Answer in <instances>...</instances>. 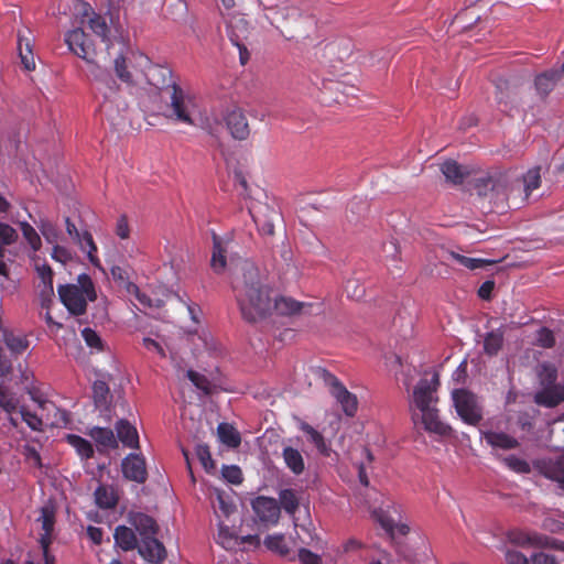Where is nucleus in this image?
<instances>
[{
    "label": "nucleus",
    "instance_id": "f257e3e1",
    "mask_svg": "<svg viewBox=\"0 0 564 564\" xmlns=\"http://www.w3.org/2000/svg\"><path fill=\"white\" fill-rule=\"evenodd\" d=\"M234 292L242 317L250 323L263 319L272 310L280 315H293L302 308V303L291 297L273 300L264 274L251 261L241 264L240 273L234 281Z\"/></svg>",
    "mask_w": 564,
    "mask_h": 564
},
{
    "label": "nucleus",
    "instance_id": "f03ea898",
    "mask_svg": "<svg viewBox=\"0 0 564 564\" xmlns=\"http://www.w3.org/2000/svg\"><path fill=\"white\" fill-rule=\"evenodd\" d=\"M438 386L440 377L435 371L430 379L422 378L414 386L410 397V411L414 425L422 424L426 432L445 436L451 434L452 429L440 419L437 409Z\"/></svg>",
    "mask_w": 564,
    "mask_h": 564
},
{
    "label": "nucleus",
    "instance_id": "7ed1b4c3",
    "mask_svg": "<svg viewBox=\"0 0 564 564\" xmlns=\"http://www.w3.org/2000/svg\"><path fill=\"white\" fill-rule=\"evenodd\" d=\"M148 83L170 94V104L166 106L165 117L185 124H194L189 109V100L186 99L182 88L173 79L172 70L162 65H149L144 72Z\"/></svg>",
    "mask_w": 564,
    "mask_h": 564
},
{
    "label": "nucleus",
    "instance_id": "20e7f679",
    "mask_svg": "<svg viewBox=\"0 0 564 564\" xmlns=\"http://www.w3.org/2000/svg\"><path fill=\"white\" fill-rule=\"evenodd\" d=\"M94 78L101 85L104 100L100 104V112L113 127L122 126L128 119L129 105L119 94V86L108 73L98 66L91 70Z\"/></svg>",
    "mask_w": 564,
    "mask_h": 564
},
{
    "label": "nucleus",
    "instance_id": "39448f33",
    "mask_svg": "<svg viewBox=\"0 0 564 564\" xmlns=\"http://www.w3.org/2000/svg\"><path fill=\"white\" fill-rule=\"evenodd\" d=\"M57 293L61 302L73 315H83L88 301L97 297L94 283L89 275L80 274L76 283L58 285Z\"/></svg>",
    "mask_w": 564,
    "mask_h": 564
},
{
    "label": "nucleus",
    "instance_id": "423d86ee",
    "mask_svg": "<svg viewBox=\"0 0 564 564\" xmlns=\"http://www.w3.org/2000/svg\"><path fill=\"white\" fill-rule=\"evenodd\" d=\"M238 243L230 237L213 235L210 267L217 274H221L227 270L231 271L235 267L232 282L240 273L241 264L246 261L238 257Z\"/></svg>",
    "mask_w": 564,
    "mask_h": 564
},
{
    "label": "nucleus",
    "instance_id": "0eeeda50",
    "mask_svg": "<svg viewBox=\"0 0 564 564\" xmlns=\"http://www.w3.org/2000/svg\"><path fill=\"white\" fill-rule=\"evenodd\" d=\"M454 406L459 417L469 425H477L482 420V405L476 394L465 389L452 392Z\"/></svg>",
    "mask_w": 564,
    "mask_h": 564
},
{
    "label": "nucleus",
    "instance_id": "6e6552de",
    "mask_svg": "<svg viewBox=\"0 0 564 564\" xmlns=\"http://www.w3.org/2000/svg\"><path fill=\"white\" fill-rule=\"evenodd\" d=\"M258 230L263 237H272L274 235V228L280 227L283 224V217L280 210L268 203L257 202L249 207Z\"/></svg>",
    "mask_w": 564,
    "mask_h": 564
},
{
    "label": "nucleus",
    "instance_id": "1a4fd4ad",
    "mask_svg": "<svg viewBox=\"0 0 564 564\" xmlns=\"http://www.w3.org/2000/svg\"><path fill=\"white\" fill-rule=\"evenodd\" d=\"M75 9L76 19L79 24L88 25V28L102 41L108 40L109 28L105 18L96 13L86 2H78Z\"/></svg>",
    "mask_w": 564,
    "mask_h": 564
},
{
    "label": "nucleus",
    "instance_id": "9d476101",
    "mask_svg": "<svg viewBox=\"0 0 564 564\" xmlns=\"http://www.w3.org/2000/svg\"><path fill=\"white\" fill-rule=\"evenodd\" d=\"M324 379L330 386V393L341 405L343 411L348 416H354L357 412L358 401L355 394L350 393L341 382L327 371H323Z\"/></svg>",
    "mask_w": 564,
    "mask_h": 564
},
{
    "label": "nucleus",
    "instance_id": "9b49d317",
    "mask_svg": "<svg viewBox=\"0 0 564 564\" xmlns=\"http://www.w3.org/2000/svg\"><path fill=\"white\" fill-rule=\"evenodd\" d=\"M251 507L258 520L265 524H276L280 519V506L276 499L259 496L252 500Z\"/></svg>",
    "mask_w": 564,
    "mask_h": 564
},
{
    "label": "nucleus",
    "instance_id": "f8f14e48",
    "mask_svg": "<svg viewBox=\"0 0 564 564\" xmlns=\"http://www.w3.org/2000/svg\"><path fill=\"white\" fill-rule=\"evenodd\" d=\"M496 100L503 112L512 115L514 110H518L519 94L507 79H499L496 83Z\"/></svg>",
    "mask_w": 564,
    "mask_h": 564
},
{
    "label": "nucleus",
    "instance_id": "ddd939ff",
    "mask_svg": "<svg viewBox=\"0 0 564 564\" xmlns=\"http://www.w3.org/2000/svg\"><path fill=\"white\" fill-rule=\"evenodd\" d=\"M68 48L78 57L91 63L94 48L82 28H76L66 34Z\"/></svg>",
    "mask_w": 564,
    "mask_h": 564
},
{
    "label": "nucleus",
    "instance_id": "4468645a",
    "mask_svg": "<svg viewBox=\"0 0 564 564\" xmlns=\"http://www.w3.org/2000/svg\"><path fill=\"white\" fill-rule=\"evenodd\" d=\"M227 129L236 140H246L250 135L248 119L240 108H234L225 116Z\"/></svg>",
    "mask_w": 564,
    "mask_h": 564
},
{
    "label": "nucleus",
    "instance_id": "2eb2a0df",
    "mask_svg": "<svg viewBox=\"0 0 564 564\" xmlns=\"http://www.w3.org/2000/svg\"><path fill=\"white\" fill-rule=\"evenodd\" d=\"M507 182L503 175H486L475 181V188L480 196L498 197L505 194Z\"/></svg>",
    "mask_w": 564,
    "mask_h": 564
},
{
    "label": "nucleus",
    "instance_id": "dca6fc26",
    "mask_svg": "<svg viewBox=\"0 0 564 564\" xmlns=\"http://www.w3.org/2000/svg\"><path fill=\"white\" fill-rule=\"evenodd\" d=\"M121 467L127 479L139 484H143L147 480V468L143 457L130 454L122 460Z\"/></svg>",
    "mask_w": 564,
    "mask_h": 564
},
{
    "label": "nucleus",
    "instance_id": "f3484780",
    "mask_svg": "<svg viewBox=\"0 0 564 564\" xmlns=\"http://www.w3.org/2000/svg\"><path fill=\"white\" fill-rule=\"evenodd\" d=\"M32 42L33 36L29 28H23L18 31V52L21 63L26 70H33L35 68Z\"/></svg>",
    "mask_w": 564,
    "mask_h": 564
},
{
    "label": "nucleus",
    "instance_id": "a211bd4d",
    "mask_svg": "<svg viewBox=\"0 0 564 564\" xmlns=\"http://www.w3.org/2000/svg\"><path fill=\"white\" fill-rule=\"evenodd\" d=\"M41 523L42 533L40 534L41 546L48 547L52 542V532L55 524V508L52 503L44 505L40 510V517L36 520Z\"/></svg>",
    "mask_w": 564,
    "mask_h": 564
},
{
    "label": "nucleus",
    "instance_id": "6ab92c4d",
    "mask_svg": "<svg viewBox=\"0 0 564 564\" xmlns=\"http://www.w3.org/2000/svg\"><path fill=\"white\" fill-rule=\"evenodd\" d=\"M534 402L546 408H555L564 402V383L542 387L534 395Z\"/></svg>",
    "mask_w": 564,
    "mask_h": 564
},
{
    "label": "nucleus",
    "instance_id": "aec40b11",
    "mask_svg": "<svg viewBox=\"0 0 564 564\" xmlns=\"http://www.w3.org/2000/svg\"><path fill=\"white\" fill-rule=\"evenodd\" d=\"M128 522L139 532L142 540L155 536L158 533L155 521L142 512H130Z\"/></svg>",
    "mask_w": 564,
    "mask_h": 564
},
{
    "label": "nucleus",
    "instance_id": "412c9836",
    "mask_svg": "<svg viewBox=\"0 0 564 564\" xmlns=\"http://www.w3.org/2000/svg\"><path fill=\"white\" fill-rule=\"evenodd\" d=\"M87 434L94 440L97 445V449L100 453L118 447V440L112 430L108 427L94 426Z\"/></svg>",
    "mask_w": 564,
    "mask_h": 564
},
{
    "label": "nucleus",
    "instance_id": "4be33fe9",
    "mask_svg": "<svg viewBox=\"0 0 564 564\" xmlns=\"http://www.w3.org/2000/svg\"><path fill=\"white\" fill-rule=\"evenodd\" d=\"M138 549L140 555L152 563L161 562L166 556L164 545L155 536L142 540V544Z\"/></svg>",
    "mask_w": 564,
    "mask_h": 564
},
{
    "label": "nucleus",
    "instance_id": "5701e85b",
    "mask_svg": "<svg viewBox=\"0 0 564 564\" xmlns=\"http://www.w3.org/2000/svg\"><path fill=\"white\" fill-rule=\"evenodd\" d=\"M39 406L46 412L45 423L53 427H63L68 423V415L65 411L58 409L53 402L47 400H37Z\"/></svg>",
    "mask_w": 564,
    "mask_h": 564
},
{
    "label": "nucleus",
    "instance_id": "b1692460",
    "mask_svg": "<svg viewBox=\"0 0 564 564\" xmlns=\"http://www.w3.org/2000/svg\"><path fill=\"white\" fill-rule=\"evenodd\" d=\"M36 271L41 280V284L39 286L42 305H47L54 295L53 270L50 265L42 264L36 265Z\"/></svg>",
    "mask_w": 564,
    "mask_h": 564
},
{
    "label": "nucleus",
    "instance_id": "393cba45",
    "mask_svg": "<svg viewBox=\"0 0 564 564\" xmlns=\"http://www.w3.org/2000/svg\"><path fill=\"white\" fill-rule=\"evenodd\" d=\"M227 29H228L229 39L232 42V44H235L237 47H241L240 42H242L246 39L248 30H249V23L243 18V15H241V14L232 15L227 21Z\"/></svg>",
    "mask_w": 564,
    "mask_h": 564
},
{
    "label": "nucleus",
    "instance_id": "a878e982",
    "mask_svg": "<svg viewBox=\"0 0 564 564\" xmlns=\"http://www.w3.org/2000/svg\"><path fill=\"white\" fill-rule=\"evenodd\" d=\"M282 457L285 466L291 470L295 476H300L305 470V460L302 453L290 445H286L282 449Z\"/></svg>",
    "mask_w": 564,
    "mask_h": 564
},
{
    "label": "nucleus",
    "instance_id": "bb28decb",
    "mask_svg": "<svg viewBox=\"0 0 564 564\" xmlns=\"http://www.w3.org/2000/svg\"><path fill=\"white\" fill-rule=\"evenodd\" d=\"M541 473L549 479L557 482L558 488L564 490V454L554 460L544 463Z\"/></svg>",
    "mask_w": 564,
    "mask_h": 564
},
{
    "label": "nucleus",
    "instance_id": "cd10ccee",
    "mask_svg": "<svg viewBox=\"0 0 564 564\" xmlns=\"http://www.w3.org/2000/svg\"><path fill=\"white\" fill-rule=\"evenodd\" d=\"M117 440L130 448H139L137 429L127 420H119L116 424Z\"/></svg>",
    "mask_w": 564,
    "mask_h": 564
},
{
    "label": "nucleus",
    "instance_id": "c85d7f7f",
    "mask_svg": "<svg viewBox=\"0 0 564 564\" xmlns=\"http://www.w3.org/2000/svg\"><path fill=\"white\" fill-rule=\"evenodd\" d=\"M372 517L392 536L394 535L395 531L401 535H406L410 531V528L406 524H395L393 519L387 513V511H384L381 508L375 509L372 511Z\"/></svg>",
    "mask_w": 564,
    "mask_h": 564
},
{
    "label": "nucleus",
    "instance_id": "c756f323",
    "mask_svg": "<svg viewBox=\"0 0 564 564\" xmlns=\"http://www.w3.org/2000/svg\"><path fill=\"white\" fill-rule=\"evenodd\" d=\"M113 539L116 544L123 551H131L138 547V539L131 528L118 525L115 529Z\"/></svg>",
    "mask_w": 564,
    "mask_h": 564
},
{
    "label": "nucleus",
    "instance_id": "7c9ffc66",
    "mask_svg": "<svg viewBox=\"0 0 564 564\" xmlns=\"http://www.w3.org/2000/svg\"><path fill=\"white\" fill-rule=\"evenodd\" d=\"M95 502L101 509H112L118 503V495L113 487L100 485L95 490Z\"/></svg>",
    "mask_w": 564,
    "mask_h": 564
},
{
    "label": "nucleus",
    "instance_id": "2f4dec72",
    "mask_svg": "<svg viewBox=\"0 0 564 564\" xmlns=\"http://www.w3.org/2000/svg\"><path fill=\"white\" fill-rule=\"evenodd\" d=\"M482 436L486 440V442L492 447H498L501 449H512L519 446V442L514 437L506 433L487 431L482 433Z\"/></svg>",
    "mask_w": 564,
    "mask_h": 564
},
{
    "label": "nucleus",
    "instance_id": "473e14b6",
    "mask_svg": "<svg viewBox=\"0 0 564 564\" xmlns=\"http://www.w3.org/2000/svg\"><path fill=\"white\" fill-rule=\"evenodd\" d=\"M299 429L308 436L310 442L315 445L322 455L329 456L330 448L326 444L324 436L317 430L304 421H300Z\"/></svg>",
    "mask_w": 564,
    "mask_h": 564
},
{
    "label": "nucleus",
    "instance_id": "72a5a7b5",
    "mask_svg": "<svg viewBox=\"0 0 564 564\" xmlns=\"http://www.w3.org/2000/svg\"><path fill=\"white\" fill-rule=\"evenodd\" d=\"M521 545H533V546H540V547H550V549H562V543L551 539L546 535L539 534V533H527L523 535L522 540L519 541Z\"/></svg>",
    "mask_w": 564,
    "mask_h": 564
},
{
    "label": "nucleus",
    "instance_id": "f704fd0d",
    "mask_svg": "<svg viewBox=\"0 0 564 564\" xmlns=\"http://www.w3.org/2000/svg\"><path fill=\"white\" fill-rule=\"evenodd\" d=\"M217 434L221 443L231 448L240 445L241 438L236 429L228 423H220L217 427Z\"/></svg>",
    "mask_w": 564,
    "mask_h": 564
},
{
    "label": "nucleus",
    "instance_id": "c9c22d12",
    "mask_svg": "<svg viewBox=\"0 0 564 564\" xmlns=\"http://www.w3.org/2000/svg\"><path fill=\"white\" fill-rule=\"evenodd\" d=\"M503 335L505 333L501 328L488 333L484 339V351L489 356L497 355L502 347Z\"/></svg>",
    "mask_w": 564,
    "mask_h": 564
},
{
    "label": "nucleus",
    "instance_id": "e433bc0d",
    "mask_svg": "<svg viewBox=\"0 0 564 564\" xmlns=\"http://www.w3.org/2000/svg\"><path fill=\"white\" fill-rule=\"evenodd\" d=\"M441 171L445 178L453 184H460L463 183L466 172L465 170L457 164L455 161H446L442 164Z\"/></svg>",
    "mask_w": 564,
    "mask_h": 564
},
{
    "label": "nucleus",
    "instance_id": "4c0bfd02",
    "mask_svg": "<svg viewBox=\"0 0 564 564\" xmlns=\"http://www.w3.org/2000/svg\"><path fill=\"white\" fill-rule=\"evenodd\" d=\"M560 79V74L557 70L552 69L540 74L535 78V87L538 91L542 95H547L554 87L555 83Z\"/></svg>",
    "mask_w": 564,
    "mask_h": 564
},
{
    "label": "nucleus",
    "instance_id": "58836bf2",
    "mask_svg": "<svg viewBox=\"0 0 564 564\" xmlns=\"http://www.w3.org/2000/svg\"><path fill=\"white\" fill-rule=\"evenodd\" d=\"M279 501L281 508L284 509L290 516H294L299 509L300 500L296 492L293 489H283L279 492Z\"/></svg>",
    "mask_w": 564,
    "mask_h": 564
},
{
    "label": "nucleus",
    "instance_id": "ea45409f",
    "mask_svg": "<svg viewBox=\"0 0 564 564\" xmlns=\"http://www.w3.org/2000/svg\"><path fill=\"white\" fill-rule=\"evenodd\" d=\"M79 248L87 253L88 260L96 267L99 265L97 257V247L94 242L93 236L88 231H83L82 239L77 242Z\"/></svg>",
    "mask_w": 564,
    "mask_h": 564
},
{
    "label": "nucleus",
    "instance_id": "a19ab883",
    "mask_svg": "<svg viewBox=\"0 0 564 564\" xmlns=\"http://www.w3.org/2000/svg\"><path fill=\"white\" fill-rule=\"evenodd\" d=\"M3 341L10 351L15 355L22 354L29 347V341L26 338L15 336L13 333L7 330L3 333Z\"/></svg>",
    "mask_w": 564,
    "mask_h": 564
},
{
    "label": "nucleus",
    "instance_id": "79ce46f5",
    "mask_svg": "<svg viewBox=\"0 0 564 564\" xmlns=\"http://www.w3.org/2000/svg\"><path fill=\"white\" fill-rule=\"evenodd\" d=\"M449 256L456 260L459 264L464 265L465 268L469 270H476L484 268L486 265H491L495 263V261L486 260V259H479V258H469L462 256L457 252L451 251Z\"/></svg>",
    "mask_w": 564,
    "mask_h": 564
},
{
    "label": "nucleus",
    "instance_id": "37998d69",
    "mask_svg": "<svg viewBox=\"0 0 564 564\" xmlns=\"http://www.w3.org/2000/svg\"><path fill=\"white\" fill-rule=\"evenodd\" d=\"M263 543L270 551L281 556H286L290 553V549L282 534L268 535Z\"/></svg>",
    "mask_w": 564,
    "mask_h": 564
},
{
    "label": "nucleus",
    "instance_id": "c03bdc74",
    "mask_svg": "<svg viewBox=\"0 0 564 564\" xmlns=\"http://www.w3.org/2000/svg\"><path fill=\"white\" fill-rule=\"evenodd\" d=\"M68 443L76 449L78 455L83 458H90L94 455L93 445L85 438L78 435H68Z\"/></svg>",
    "mask_w": 564,
    "mask_h": 564
},
{
    "label": "nucleus",
    "instance_id": "a18cd8bd",
    "mask_svg": "<svg viewBox=\"0 0 564 564\" xmlns=\"http://www.w3.org/2000/svg\"><path fill=\"white\" fill-rule=\"evenodd\" d=\"M115 72L118 78L123 83L131 84L133 82V75L130 70V65L127 57L120 55L115 58Z\"/></svg>",
    "mask_w": 564,
    "mask_h": 564
},
{
    "label": "nucleus",
    "instance_id": "49530a36",
    "mask_svg": "<svg viewBox=\"0 0 564 564\" xmlns=\"http://www.w3.org/2000/svg\"><path fill=\"white\" fill-rule=\"evenodd\" d=\"M19 412L21 414L22 420L28 424V426L35 432H42L44 426V417L39 416L36 413H32L25 406H20Z\"/></svg>",
    "mask_w": 564,
    "mask_h": 564
},
{
    "label": "nucleus",
    "instance_id": "de8ad7c7",
    "mask_svg": "<svg viewBox=\"0 0 564 564\" xmlns=\"http://www.w3.org/2000/svg\"><path fill=\"white\" fill-rule=\"evenodd\" d=\"M94 401L97 408H102L108 403L109 387L102 380H97L93 384Z\"/></svg>",
    "mask_w": 564,
    "mask_h": 564
},
{
    "label": "nucleus",
    "instance_id": "09e8293b",
    "mask_svg": "<svg viewBox=\"0 0 564 564\" xmlns=\"http://www.w3.org/2000/svg\"><path fill=\"white\" fill-rule=\"evenodd\" d=\"M20 227L24 239L28 241L32 250H40L42 241L40 235L35 231V229L26 221L21 223Z\"/></svg>",
    "mask_w": 564,
    "mask_h": 564
},
{
    "label": "nucleus",
    "instance_id": "8fccbe9b",
    "mask_svg": "<svg viewBox=\"0 0 564 564\" xmlns=\"http://www.w3.org/2000/svg\"><path fill=\"white\" fill-rule=\"evenodd\" d=\"M127 291L129 294H133L137 300L139 301V303L141 305H143L144 307H160L162 305V301L161 300H151L150 296H148L145 293L141 292L139 286L133 284V283H129L128 286H127Z\"/></svg>",
    "mask_w": 564,
    "mask_h": 564
},
{
    "label": "nucleus",
    "instance_id": "3c124183",
    "mask_svg": "<svg viewBox=\"0 0 564 564\" xmlns=\"http://www.w3.org/2000/svg\"><path fill=\"white\" fill-rule=\"evenodd\" d=\"M18 406V399L12 393H9L4 387L0 386V408L8 414H12Z\"/></svg>",
    "mask_w": 564,
    "mask_h": 564
},
{
    "label": "nucleus",
    "instance_id": "603ef678",
    "mask_svg": "<svg viewBox=\"0 0 564 564\" xmlns=\"http://www.w3.org/2000/svg\"><path fill=\"white\" fill-rule=\"evenodd\" d=\"M541 173L540 167L535 166L530 169L523 176L524 189L527 194L536 189L540 186Z\"/></svg>",
    "mask_w": 564,
    "mask_h": 564
},
{
    "label": "nucleus",
    "instance_id": "864d4df0",
    "mask_svg": "<svg viewBox=\"0 0 564 564\" xmlns=\"http://www.w3.org/2000/svg\"><path fill=\"white\" fill-rule=\"evenodd\" d=\"M40 231L45 238V240L51 245H56L58 240V230L57 228L48 220L42 219L39 225Z\"/></svg>",
    "mask_w": 564,
    "mask_h": 564
},
{
    "label": "nucleus",
    "instance_id": "5fc2aeb1",
    "mask_svg": "<svg viewBox=\"0 0 564 564\" xmlns=\"http://www.w3.org/2000/svg\"><path fill=\"white\" fill-rule=\"evenodd\" d=\"M187 378L192 381V383L199 390H202L205 394H209L212 391V382L207 377L200 375L194 370L187 371Z\"/></svg>",
    "mask_w": 564,
    "mask_h": 564
},
{
    "label": "nucleus",
    "instance_id": "6e6d98bb",
    "mask_svg": "<svg viewBox=\"0 0 564 564\" xmlns=\"http://www.w3.org/2000/svg\"><path fill=\"white\" fill-rule=\"evenodd\" d=\"M503 462L510 469L519 474H528L531 470L527 460L516 457L514 455L505 457Z\"/></svg>",
    "mask_w": 564,
    "mask_h": 564
},
{
    "label": "nucleus",
    "instance_id": "4d7b16f0",
    "mask_svg": "<svg viewBox=\"0 0 564 564\" xmlns=\"http://www.w3.org/2000/svg\"><path fill=\"white\" fill-rule=\"evenodd\" d=\"M300 529L304 532V535H302L300 532H296L295 541H299L302 544L305 545H315L317 544L321 539L318 535L314 532V530L310 525H301Z\"/></svg>",
    "mask_w": 564,
    "mask_h": 564
},
{
    "label": "nucleus",
    "instance_id": "13d9d810",
    "mask_svg": "<svg viewBox=\"0 0 564 564\" xmlns=\"http://www.w3.org/2000/svg\"><path fill=\"white\" fill-rule=\"evenodd\" d=\"M557 370L554 366L550 364L542 365V370L540 372V380L542 387H547L551 384H557Z\"/></svg>",
    "mask_w": 564,
    "mask_h": 564
},
{
    "label": "nucleus",
    "instance_id": "bf43d9fd",
    "mask_svg": "<svg viewBox=\"0 0 564 564\" xmlns=\"http://www.w3.org/2000/svg\"><path fill=\"white\" fill-rule=\"evenodd\" d=\"M196 456L202 463L203 467L206 470H212L215 468L214 462L212 459L209 447L205 444H198L195 448Z\"/></svg>",
    "mask_w": 564,
    "mask_h": 564
},
{
    "label": "nucleus",
    "instance_id": "052dcab7",
    "mask_svg": "<svg viewBox=\"0 0 564 564\" xmlns=\"http://www.w3.org/2000/svg\"><path fill=\"white\" fill-rule=\"evenodd\" d=\"M536 344L543 348H552L555 345V337L551 329L542 327L536 332Z\"/></svg>",
    "mask_w": 564,
    "mask_h": 564
},
{
    "label": "nucleus",
    "instance_id": "680f3d73",
    "mask_svg": "<svg viewBox=\"0 0 564 564\" xmlns=\"http://www.w3.org/2000/svg\"><path fill=\"white\" fill-rule=\"evenodd\" d=\"M17 239V230L8 224L0 223V243L12 245Z\"/></svg>",
    "mask_w": 564,
    "mask_h": 564
},
{
    "label": "nucleus",
    "instance_id": "e2e57ef3",
    "mask_svg": "<svg viewBox=\"0 0 564 564\" xmlns=\"http://www.w3.org/2000/svg\"><path fill=\"white\" fill-rule=\"evenodd\" d=\"M221 473L224 478L234 485L242 482V473L238 466H224Z\"/></svg>",
    "mask_w": 564,
    "mask_h": 564
},
{
    "label": "nucleus",
    "instance_id": "0e129e2a",
    "mask_svg": "<svg viewBox=\"0 0 564 564\" xmlns=\"http://www.w3.org/2000/svg\"><path fill=\"white\" fill-rule=\"evenodd\" d=\"M367 209H368V205L365 200H362V199L351 200L349 203L348 209H347V212L352 215V217H349V215H347L349 221H356L357 216L365 214L367 212Z\"/></svg>",
    "mask_w": 564,
    "mask_h": 564
},
{
    "label": "nucleus",
    "instance_id": "69168bd1",
    "mask_svg": "<svg viewBox=\"0 0 564 564\" xmlns=\"http://www.w3.org/2000/svg\"><path fill=\"white\" fill-rule=\"evenodd\" d=\"M51 257L53 260L61 262L63 264L69 262L73 259V254L70 250L66 247L54 245Z\"/></svg>",
    "mask_w": 564,
    "mask_h": 564
},
{
    "label": "nucleus",
    "instance_id": "338daca9",
    "mask_svg": "<svg viewBox=\"0 0 564 564\" xmlns=\"http://www.w3.org/2000/svg\"><path fill=\"white\" fill-rule=\"evenodd\" d=\"M22 454L25 460L34 467L40 468L42 466L41 455L40 453L32 446L25 445L23 447Z\"/></svg>",
    "mask_w": 564,
    "mask_h": 564
},
{
    "label": "nucleus",
    "instance_id": "774afa93",
    "mask_svg": "<svg viewBox=\"0 0 564 564\" xmlns=\"http://www.w3.org/2000/svg\"><path fill=\"white\" fill-rule=\"evenodd\" d=\"M299 561L301 564H322V557L305 547L299 549Z\"/></svg>",
    "mask_w": 564,
    "mask_h": 564
}]
</instances>
